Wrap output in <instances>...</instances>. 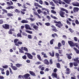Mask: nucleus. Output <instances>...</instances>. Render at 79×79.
Returning a JSON list of instances; mask_svg holds the SVG:
<instances>
[{
	"label": "nucleus",
	"instance_id": "obj_24",
	"mask_svg": "<svg viewBox=\"0 0 79 79\" xmlns=\"http://www.w3.org/2000/svg\"><path fill=\"white\" fill-rule=\"evenodd\" d=\"M7 16L9 17H11V16H13V14L11 13H7Z\"/></svg>",
	"mask_w": 79,
	"mask_h": 79
},
{
	"label": "nucleus",
	"instance_id": "obj_1",
	"mask_svg": "<svg viewBox=\"0 0 79 79\" xmlns=\"http://www.w3.org/2000/svg\"><path fill=\"white\" fill-rule=\"evenodd\" d=\"M19 40L18 39H15L14 40V43H15V45L16 46H18V47H19V45H22L23 44V42L19 41ZM18 42L17 43V42Z\"/></svg>",
	"mask_w": 79,
	"mask_h": 79
},
{
	"label": "nucleus",
	"instance_id": "obj_31",
	"mask_svg": "<svg viewBox=\"0 0 79 79\" xmlns=\"http://www.w3.org/2000/svg\"><path fill=\"white\" fill-rule=\"evenodd\" d=\"M15 66H16L17 68H20V67L22 65L19 64H15Z\"/></svg>",
	"mask_w": 79,
	"mask_h": 79
},
{
	"label": "nucleus",
	"instance_id": "obj_2",
	"mask_svg": "<svg viewBox=\"0 0 79 79\" xmlns=\"http://www.w3.org/2000/svg\"><path fill=\"white\" fill-rule=\"evenodd\" d=\"M79 58L78 57H77V58H76L75 59H74L73 60L74 62L73 64V65L74 66H78V63L79 64Z\"/></svg>",
	"mask_w": 79,
	"mask_h": 79
},
{
	"label": "nucleus",
	"instance_id": "obj_12",
	"mask_svg": "<svg viewBox=\"0 0 79 79\" xmlns=\"http://www.w3.org/2000/svg\"><path fill=\"white\" fill-rule=\"evenodd\" d=\"M60 16L62 17V18H64V17H65V16H64V14H65V13L63 11H60Z\"/></svg>",
	"mask_w": 79,
	"mask_h": 79
},
{
	"label": "nucleus",
	"instance_id": "obj_42",
	"mask_svg": "<svg viewBox=\"0 0 79 79\" xmlns=\"http://www.w3.org/2000/svg\"><path fill=\"white\" fill-rule=\"evenodd\" d=\"M35 64L37 65H39V64H41V62L40 61H37L35 63Z\"/></svg>",
	"mask_w": 79,
	"mask_h": 79
},
{
	"label": "nucleus",
	"instance_id": "obj_55",
	"mask_svg": "<svg viewBox=\"0 0 79 79\" xmlns=\"http://www.w3.org/2000/svg\"><path fill=\"white\" fill-rule=\"evenodd\" d=\"M28 38L30 39H32V36L31 35H28Z\"/></svg>",
	"mask_w": 79,
	"mask_h": 79
},
{
	"label": "nucleus",
	"instance_id": "obj_30",
	"mask_svg": "<svg viewBox=\"0 0 79 79\" xmlns=\"http://www.w3.org/2000/svg\"><path fill=\"white\" fill-rule=\"evenodd\" d=\"M73 49H74V50H75L76 53H77V54H79V50H78V49H77V48H76L75 47H74L73 48Z\"/></svg>",
	"mask_w": 79,
	"mask_h": 79
},
{
	"label": "nucleus",
	"instance_id": "obj_26",
	"mask_svg": "<svg viewBox=\"0 0 79 79\" xmlns=\"http://www.w3.org/2000/svg\"><path fill=\"white\" fill-rule=\"evenodd\" d=\"M61 10L62 11H65L66 13H68V10L64 9V8H61Z\"/></svg>",
	"mask_w": 79,
	"mask_h": 79
},
{
	"label": "nucleus",
	"instance_id": "obj_11",
	"mask_svg": "<svg viewBox=\"0 0 79 79\" xmlns=\"http://www.w3.org/2000/svg\"><path fill=\"white\" fill-rule=\"evenodd\" d=\"M44 63L45 64H47V65H49L50 64V62L48 61V59H45L44 61Z\"/></svg>",
	"mask_w": 79,
	"mask_h": 79
},
{
	"label": "nucleus",
	"instance_id": "obj_13",
	"mask_svg": "<svg viewBox=\"0 0 79 79\" xmlns=\"http://www.w3.org/2000/svg\"><path fill=\"white\" fill-rule=\"evenodd\" d=\"M79 9L78 7H74L73 10L74 13H76V12H78L79 11Z\"/></svg>",
	"mask_w": 79,
	"mask_h": 79
},
{
	"label": "nucleus",
	"instance_id": "obj_36",
	"mask_svg": "<svg viewBox=\"0 0 79 79\" xmlns=\"http://www.w3.org/2000/svg\"><path fill=\"white\" fill-rule=\"evenodd\" d=\"M50 3L51 4V5L52 6H55V4L53 3V2L51 1L50 2Z\"/></svg>",
	"mask_w": 79,
	"mask_h": 79
},
{
	"label": "nucleus",
	"instance_id": "obj_49",
	"mask_svg": "<svg viewBox=\"0 0 79 79\" xmlns=\"http://www.w3.org/2000/svg\"><path fill=\"white\" fill-rule=\"evenodd\" d=\"M24 50H25L27 52H28V49H27V48H26V47H24Z\"/></svg>",
	"mask_w": 79,
	"mask_h": 79
},
{
	"label": "nucleus",
	"instance_id": "obj_58",
	"mask_svg": "<svg viewBox=\"0 0 79 79\" xmlns=\"http://www.w3.org/2000/svg\"><path fill=\"white\" fill-rule=\"evenodd\" d=\"M3 23V21L2 19H0V24H2Z\"/></svg>",
	"mask_w": 79,
	"mask_h": 79
},
{
	"label": "nucleus",
	"instance_id": "obj_38",
	"mask_svg": "<svg viewBox=\"0 0 79 79\" xmlns=\"http://www.w3.org/2000/svg\"><path fill=\"white\" fill-rule=\"evenodd\" d=\"M6 75L7 76H9V75L10 74V71H9V70H7L6 71Z\"/></svg>",
	"mask_w": 79,
	"mask_h": 79
},
{
	"label": "nucleus",
	"instance_id": "obj_59",
	"mask_svg": "<svg viewBox=\"0 0 79 79\" xmlns=\"http://www.w3.org/2000/svg\"><path fill=\"white\" fill-rule=\"evenodd\" d=\"M23 35H24L25 36H27V34H26V33H23L22 34Z\"/></svg>",
	"mask_w": 79,
	"mask_h": 79
},
{
	"label": "nucleus",
	"instance_id": "obj_50",
	"mask_svg": "<svg viewBox=\"0 0 79 79\" xmlns=\"http://www.w3.org/2000/svg\"><path fill=\"white\" fill-rule=\"evenodd\" d=\"M52 1H53V2H54L56 4L57 3H59V2H58V1H57L55 0H52Z\"/></svg>",
	"mask_w": 79,
	"mask_h": 79
},
{
	"label": "nucleus",
	"instance_id": "obj_32",
	"mask_svg": "<svg viewBox=\"0 0 79 79\" xmlns=\"http://www.w3.org/2000/svg\"><path fill=\"white\" fill-rule=\"evenodd\" d=\"M52 75L54 76V77H55V78H57V77H58L57 76V74H56V73H52Z\"/></svg>",
	"mask_w": 79,
	"mask_h": 79
},
{
	"label": "nucleus",
	"instance_id": "obj_41",
	"mask_svg": "<svg viewBox=\"0 0 79 79\" xmlns=\"http://www.w3.org/2000/svg\"><path fill=\"white\" fill-rule=\"evenodd\" d=\"M27 5L26 4H24L23 5V6H22V7H23V8H24L25 9H27V7L26 6H27Z\"/></svg>",
	"mask_w": 79,
	"mask_h": 79
},
{
	"label": "nucleus",
	"instance_id": "obj_39",
	"mask_svg": "<svg viewBox=\"0 0 79 79\" xmlns=\"http://www.w3.org/2000/svg\"><path fill=\"white\" fill-rule=\"evenodd\" d=\"M51 17L52 18H53V19H57L58 18L56 17V16H53L52 15H51Z\"/></svg>",
	"mask_w": 79,
	"mask_h": 79
},
{
	"label": "nucleus",
	"instance_id": "obj_52",
	"mask_svg": "<svg viewBox=\"0 0 79 79\" xmlns=\"http://www.w3.org/2000/svg\"><path fill=\"white\" fill-rule=\"evenodd\" d=\"M8 67V66L7 65H5L2 66V68H4V69H6V68H7Z\"/></svg>",
	"mask_w": 79,
	"mask_h": 79
},
{
	"label": "nucleus",
	"instance_id": "obj_61",
	"mask_svg": "<svg viewBox=\"0 0 79 79\" xmlns=\"http://www.w3.org/2000/svg\"><path fill=\"white\" fill-rule=\"evenodd\" d=\"M43 14L44 15H45L46 16H47V12L44 11L43 12Z\"/></svg>",
	"mask_w": 79,
	"mask_h": 79
},
{
	"label": "nucleus",
	"instance_id": "obj_34",
	"mask_svg": "<svg viewBox=\"0 0 79 79\" xmlns=\"http://www.w3.org/2000/svg\"><path fill=\"white\" fill-rule=\"evenodd\" d=\"M69 64L70 68H73V62L70 63Z\"/></svg>",
	"mask_w": 79,
	"mask_h": 79
},
{
	"label": "nucleus",
	"instance_id": "obj_28",
	"mask_svg": "<svg viewBox=\"0 0 79 79\" xmlns=\"http://www.w3.org/2000/svg\"><path fill=\"white\" fill-rule=\"evenodd\" d=\"M66 55L67 56V58L69 60H71L72 58V56L69 55V54H66Z\"/></svg>",
	"mask_w": 79,
	"mask_h": 79
},
{
	"label": "nucleus",
	"instance_id": "obj_5",
	"mask_svg": "<svg viewBox=\"0 0 79 79\" xmlns=\"http://www.w3.org/2000/svg\"><path fill=\"white\" fill-rule=\"evenodd\" d=\"M55 25L56 26H57L58 27H59V28H61V27L63 26V23H62L60 21H59L58 23H56Z\"/></svg>",
	"mask_w": 79,
	"mask_h": 79
},
{
	"label": "nucleus",
	"instance_id": "obj_62",
	"mask_svg": "<svg viewBox=\"0 0 79 79\" xmlns=\"http://www.w3.org/2000/svg\"><path fill=\"white\" fill-rule=\"evenodd\" d=\"M40 73L41 75L44 74H45V73L43 71H40Z\"/></svg>",
	"mask_w": 79,
	"mask_h": 79
},
{
	"label": "nucleus",
	"instance_id": "obj_37",
	"mask_svg": "<svg viewBox=\"0 0 79 79\" xmlns=\"http://www.w3.org/2000/svg\"><path fill=\"white\" fill-rule=\"evenodd\" d=\"M9 69L10 72V74H13V71H12L11 69V68H10V67L9 68Z\"/></svg>",
	"mask_w": 79,
	"mask_h": 79
},
{
	"label": "nucleus",
	"instance_id": "obj_46",
	"mask_svg": "<svg viewBox=\"0 0 79 79\" xmlns=\"http://www.w3.org/2000/svg\"><path fill=\"white\" fill-rule=\"evenodd\" d=\"M45 25L47 26H50V23H45Z\"/></svg>",
	"mask_w": 79,
	"mask_h": 79
},
{
	"label": "nucleus",
	"instance_id": "obj_29",
	"mask_svg": "<svg viewBox=\"0 0 79 79\" xmlns=\"http://www.w3.org/2000/svg\"><path fill=\"white\" fill-rule=\"evenodd\" d=\"M17 37H20L21 38L22 37V35H21V33L20 32H19L17 34Z\"/></svg>",
	"mask_w": 79,
	"mask_h": 79
},
{
	"label": "nucleus",
	"instance_id": "obj_48",
	"mask_svg": "<svg viewBox=\"0 0 79 79\" xmlns=\"http://www.w3.org/2000/svg\"><path fill=\"white\" fill-rule=\"evenodd\" d=\"M4 71H5V69H2V71H2L1 73L2 74H5V73L4 72Z\"/></svg>",
	"mask_w": 79,
	"mask_h": 79
},
{
	"label": "nucleus",
	"instance_id": "obj_47",
	"mask_svg": "<svg viewBox=\"0 0 79 79\" xmlns=\"http://www.w3.org/2000/svg\"><path fill=\"white\" fill-rule=\"evenodd\" d=\"M66 23L68 24V25H71V23L68 20H67L66 21Z\"/></svg>",
	"mask_w": 79,
	"mask_h": 79
},
{
	"label": "nucleus",
	"instance_id": "obj_56",
	"mask_svg": "<svg viewBox=\"0 0 79 79\" xmlns=\"http://www.w3.org/2000/svg\"><path fill=\"white\" fill-rule=\"evenodd\" d=\"M74 40L76 42H77V41L78 39L77 38V37H74Z\"/></svg>",
	"mask_w": 79,
	"mask_h": 79
},
{
	"label": "nucleus",
	"instance_id": "obj_33",
	"mask_svg": "<svg viewBox=\"0 0 79 79\" xmlns=\"http://www.w3.org/2000/svg\"><path fill=\"white\" fill-rule=\"evenodd\" d=\"M53 42H55V40H54V39H52L50 40V44L51 45H52V44H53Z\"/></svg>",
	"mask_w": 79,
	"mask_h": 79
},
{
	"label": "nucleus",
	"instance_id": "obj_57",
	"mask_svg": "<svg viewBox=\"0 0 79 79\" xmlns=\"http://www.w3.org/2000/svg\"><path fill=\"white\" fill-rule=\"evenodd\" d=\"M75 23L76 24L78 25L79 24V21L77 20V19L75 21Z\"/></svg>",
	"mask_w": 79,
	"mask_h": 79
},
{
	"label": "nucleus",
	"instance_id": "obj_60",
	"mask_svg": "<svg viewBox=\"0 0 79 79\" xmlns=\"http://www.w3.org/2000/svg\"><path fill=\"white\" fill-rule=\"evenodd\" d=\"M58 52H59V54H62V50H61L60 49H59L58 50Z\"/></svg>",
	"mask_w": 79,
	"mask_h": 79
},
{
	"label": "nucleus",
	"instance_id": "obj_6",
	"mask_svg": "<svg viewBox=\"0 0 79 79\" xmlns=\"http://www.w3.org/2000/svg\"><path fill=\"white\" fill-rule=\"evenodd\" d=\"M2 27L5 29H10V25L6 24H3L2 25Z\"/></svg>",
	"mask_w": 79,
	"mask_h": 79
},
{
	"label": "nucleus",
	"instance_id": "obj_19",
	"mask_svg": "<svg viewBox=\"0 0 79 79\" xmlns=\"http://www.w3.org/2000/svg\"><path fill=\"white\" fill-rule=\"evenodd\" d=\"M15 7L13 6H8L7 7H6V9L7 10H10V9H14Z\"/></svg>",
	"mask_w": 79,
	"mask_h": 79
},
{
	"label": "nucleus",
	"instance_id": "obj_27",
	"mask_svg": "<svg viewBox=\"0 0 79 79\" xmlns=\"http://www.w3.org/2000/svg\"><path fill=\"white\" fill-rule=\"evenodd\" d=\"M52 37H53V38H55V36H56V37H58V35H57V34H56V33H54V34H52Z\"/></svg>",
	"mask_w": 79,
	"mask_h": 79
},
{
	"label": "nucleus",
	"instance_id": "obj_40",
	"mask_svg": "<svg viewBox=\"0 0 79 79\" xmlns=\"http://www.w3.org/2000/svg\"><path fill=\"white\" fill-rule=\"evenodd\" d=\"M15 12H16V13L17 12L18 13H21V11H20V10H19V9H15Z\"/></svg>",
	"mask_w": 79,
	"mask_h": 79
},
{
	"label": "nucleus",
	"instance_id": "obj_14",
	"mask_svg": "<svg viewBox=\"0 0 79 79\" xmlns=\"http://www.w3.org/2000/svg\"><path fill=\"white\" fill-rule=\"evenodd\" d=\"M29 72L30 74L31 75V76H36L35 73L34 72L30 71Z\"/></svg>",
	"mask_w": 79,
	"mask_h": 79
},
{
	"label": "nucleus",
	"instance_id": "obj_9",
	"mask_svg": "<svg viewBox=\"0 0 79 79\" xmlns=\"http://www.w3.org/2000/svg\"><path fill=\"white\" fill-rule=\"evenodd\" d=\"M72 4L73 6H79V3L77 2H73L72 3Z\"/></svg>",
	"mask_w": 79,
	"mask_h": 79
},
{
	"label": "nucleus",
	"instance_id": "obj_21",
	"mask_svg": "<svg viewBox=\"0 0 79 79\" xmlns=\"http://www.w3.org/2000/svg\"><path fill=\"white\" fill-rule=\"evenodd\" d=\"M22 11H21V13L22 14V15H24L25 14V12H24V11H26V9H23L22 10Z\"/></svg>",
	"mask_w": 79,
	"mask_h": 79
},
{
	"label": "nucleus",
	"instance_id": "obj_35",
	"mask_svg": "<svg viewBox=\"0 0 79 79\" xmlns=\"http://www.w3.org/2000/svg\"><path fill=\"white\" fill-rule=\"evenodd\" d=\"M12 69L14 70V71H16V70H18V68H17V67L15 66H14V67L12 68Z\"/></svg>",
	"mask_w": 79,
	"mask_h": 79
},
{
	"label": "nucleus",
	"instance_id": "obj_10",
	"mask_svg": "<svg viewBox=\"0 0 79 79\" xmlns=\"http://www.w3.org/2000/svg\"><path fill=\"white\" fill-rule=\"evenodd\" d=\"M51 27H52V28H53L52 29L53 31H54V32H57L58 30L56 29V27L53 25H52V26H51Z\"/></svg>",
	"mask_w": 79,
	"mask_h": 79
},
{
	"label": "nucleus",
	"instance_id": "obj_7",
	"mask_svg": "<svg viewBox=\"0 0 79 79\" xmlns=\"http://www.w3.org/2000/svg\"><path fill=\"white\" fill-rule=\"evenodd\" d=\"M68 43L71 47H75V46L76 45V44L72 41H68Z\"/></svg>",
	"mask_w": 79,
	"mask_h": 79
},
{
	"label": "nucleus",
	"instance_id": "obj_43",
	"mask_svg": "<svg viewBox=\"0 0 79 79\" xmlns=\"http://www.w3.org/2000/svg\"><path fill=\"white\" fill-rule=\"evenodd\" d=\"M69 30L71 33H73V32H74V30H72L71 28H69Z\"/></svg>",
	"mask_w": 79,
	"mask_h": 79
},
{
	"label": "nucleus",
	"instance_id": "obj_53",
	"mask_svg": "<svg viewBox=\"0 0 79 79\" xmlns=\"http://www.w3.org/2000/svg\"><path fill=\"white\" fill-rule=\"evenodd\" d=\"M2 11H3L5 12L6 13H8V11L6 10L2 9Z\"/></svg>",
	"mask_w": 79,
	"mask_h": 79
},
{
	"label": "nucleus",
	"instance_id": "obj_17",
	"mask_svg": "<svg viewBox=\"0 0 79 79\" xmlns=\"http://www.w3.org/2000/svg\"><path fill=\"white\" fill-rule=\"evenodd\" d=\"M49 54L50 55V56L52 57H53L55 56V52L53 51H52V53L49 52Z\"/></svg>",
	"mask_w": 79,
	"mask_h": 79
},
{
	"label": "nucleus",
	"instance_id": "obj_4",
	"mask_svg": "<svg viewBox=\"0 0 79 79\" xmlns=\"http://www.w3.org/2000/svg\"><path fill=\"white\" fill-rule=\"evenodd\" d=\"M25 55H27V57L29 58V59H30L31 60L33 59V56L30 53L26 52L25 53Z\"/></svg>",
	"mask_w": 79,
	"mask_h": 79
},
{
	"label": "nucleus",
	"instance_id": "obj_8",
	"mask_svg": "<svg viewBox=\"0 0 79 79\" xmlns=\"http://www.w3.org/2000/svg\"><path fill=\"white\" fill-rule=\"evenodd\" d=\"M58 47H57L56 46H55L54 47L55 49H56H56H57V50H59V49H61V47L62 46V45L61 44V43L59 42L58 44Z\"/></svg>",
	"mask_w": 79,
	"mask_h": 79
},
{
	"label": "nucleus",
	"instance_id": "obj_45",
	"mask_svg": "<svg viewBox=\"0 0 79 79\" xmlns=\"http://www.w3.org/2000/svg\"><path fill=\"white\" fill-rule=\"evenodd\" d=\"M22 58L23 59V60H26L27 59V56L26 55H24L22 56Z\"/></svg>",
	"mask_w": 79,
	"mask_h": 79
},
{
	"label": "nucleus",
	"instance_id": "obj_16",
	"mask_svg": "<svg viewBox=\"0 0 79 79\" xmlns=\"http://www.w3.org/2000/svg\"><path fill=\"white\" fill-rule=\"evenodd\" d=\"M25 28L27 29H29V30H32V28L29 27V25L26 24L25 25Z\"/></svg>",
	"mask_w": 79,
	"mask_h": 79
},
{
	"label": "nucleus",
	"instance_id": "obj_20",
	"mask_svg": "<svg viewBox=\"0 0 79 79\" xmlns=\"http://www.w3.org/2000/svg\"><path fill=\"white\" fill-rule=\"evenodd\" d=\"M33 28L34 29H35V31H38V29H39V27L36 25H34L33 27Z\"/></svg>",
	"mask_w": 79,
	"mask_h": 79
},
{
	"label": "nucleus",
	"instance_id": "obj_15",
	"mask_svg": "<svg viewBox=\"0 0 79 79\" xmlns=\"http://www.w3.org/2000/svg\"><path fill=\"white\" fill-rule=\"evenodd\" d=\"M29 76H30V74H29V73H27L23 75L24 77V78H26V79L28 78Z\"/></svg>",
	"mask_w": 79,
	"mask_h": 79
},
{
	"label": "nucleus",
	"instance_id": "obj_18",
	"mask_svg": "<svg viewBox=\"0 0 79 79\" xmlns=\"http://www.w3.org/2000/svg\"><path fill=\"white\" fill-rule=\"evenodd\" d=\"M64 2H65L67 4H70V2H71V0H64Z\"/></svg>",
	"mask_w": 79,
	"mask_h": 79
},
{
	"label": "nucleus",
	"instance_id": "obj_51",
	"mask_svg": "<svg viewBox=\"0 0 79 79\" xmlns=\"http://www.w3.org/2000/svg\"><path fill=\"white\" fill-rule=\"evenodd\" d=\"M49 62V63L50 64H53V60H52V59H50Z\"/></svg>",
	"mask_w": 79,
	"mask_h": 79
},
{
	"label": "nucleus",
	"instance_id": "obj_44",
	"mask_svg": "<svg viewBox=\"0 0 79 79\" xmlns=\"http://www.w3.org/2000/svg\"><path fill=\"white\" fill-rule=\"evenodd\" d=\"M51 11L52 13L53 14H56V11H55L54 10H52Z\"/></svg>",
	"mask_w": 79,
	"mask_h": 79
},
{
	"label": "nucleus",
	"instance_id": "obj_3",
	"mask_svg": "<svg viewBox=\"0 0 79 79\" xmlns=\"http://www.w3.org/2000/svg\"><path fill=\"white\" fill-rule=\"evenodd\" d=\"M55 56L56 57V58L57 59V61H58V62H61V61H63L62 59L60 60V54H59V53H55Z\"/></svg>",
	"mask_w": 79,
	"mask_h": 79
},
{
	"label": "nucleus",
	"instance_id": "obj_23",
	"mask_svg": "<svg viewBox=\"0 0 79 79\" xmlns=\"http://www.w3.org/2000/svg\"><path fill=\"white\" fill-rule=\"evenodd\" d=\"M37 58H38L39 60H40V61H42V58L40 56V55H37Z\"/></svg>",
	"mask_w": 79,
	"mask_h": 79
},
{
	"label": "nucleus",
	"instance_id": "obj_63",
	"mask_svg": "<svg viewBox=\"0 0 79 79\" xmlns=\"http://www.w3.org/2000/svg\"><path fill=\"white\" fill-rule=\"evenodd\" d=\"M37 12L39 14H40L42 12V11L40 10H37Z\"/></svg>",
	"mask_w": 79,
	"mask_h": 79
},
{
	"label": "nucleus",
	"instance_id": "obj_22",
	"mask_svg": "<svg viewBox=\"0 0 79 79\" xmlns=\"http://www.w3.org/2000/svg\"><path fill=\"white\" fill-rule=\"evenodd\" d=\"M56 66L57 68L60 69L61 68V65L60 63H57L56 64Z\"/></svg>",
	"mask_w": 79,
	"mask_h": 79
},
{
	"label": "nucleus",
	"instance_id": "obj_25",
	"mask_svg": "<svg viewBox=\"0 0 79 79\" xmlns=\"http://www.w3.org/2000/svg\"><path fill=\"white\" fill-rule=\"evenodd\" d=\"M28 21L27 20H23L21 21V23L24 24V23H28Z\"/></svg>",
	"mask_w": 79,
	"mask_h": 79
},
{
	"label": "nucleus",
	"instance_id": "obj_64",
	"mask_svg": "<svg viewBox=\"0 0 79 79\" xmlns=\"http://www.w3.org/2000/svg\"><path fill=\"white\" fill-rule=\"evenodd\" d=\"M39 3L41 4V5H42V4H43V1L41 0H40L39 1Z\"/></svg>",
	"mask_w": 79,
	"mask_h": 79
},
{
	"label": "nucleus",
	"instance_id": "obj_54",
	"mask_svg": "<svg viewBox=\"0 0 79 79\" xmlns=\"http://www.w3.org/2000/svg\"><path fill=\"white\" fill-rule=\"evenodd\" d=\"M26 32H27V33H29V34H32V31H26Z\"/></svg>",
	"mask_w": 79,
	"mask_h": 79
}]
</instances>
